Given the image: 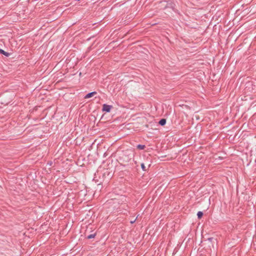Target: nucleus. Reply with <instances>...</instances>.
<instances>
[{"label": "nucleus", "instance_id": "obj_11", "mask_svg": "<svg viewBox=\"0 0 256 256\" xmlns=\"http://www.w3.org/2000/svg\"><path fill=\"white\" fill-rule=\"evenodd\" d=\"M136 218H132L130 221L129 222L130 223V224H133L135 222L136 220Z\"/></svg>", "mask_w": 256, "mask_h": 256}, {"label": "nucleus", "instance_id": "obj_12", "mask_svg": "<svg viewBox=\"0 0 256 256\" xmlns=\"http://www.w3.org/2000/svg\"><path fill=\"white\" fill-rule=\"evenodd\" d=\"M212 239H213L212 238H208V240H210V241H211Z\"/></svg>", "mask_w": 256, "mask_h": 256}, {"label": "nucleus", "instance_id": "obj_9", "mask_svg": "<svg viewBox=\"0 0 256 256\" xmlns=\"http://www.w3.org/2000/svg\"><path fill=\"white\" fill-rule=\"evenodd\" d=\"M136 147L138 148L140 150H143L145 146L139 144L136 146Z\"/></svg>", "mask_w": 256, "mask_h": 256}, {"label": "nucleus", "instance_id": "obj_13", "mask_svg": "<svg viewBox=\"0 0 256 256\" xmlns=\"http://www.w3.org/2000/svg\"><path fill=\"white\" fill-rule=\"evenodd\" d=\"M133 16H134V15L132 16H129V18H132Z\"/></svg>", "mask_w": 256, "mask_h": 256}, {"label": "nucleus", "instance_id": "obj_8", "mask_svg": "<svg viewBox=\"0 0 256 256\" xmlns=\"http://www.w3.org/2000/svg\"><path fill=\"white\" fill-rule=\"evenodd\" d=\"M203 214H204L202 212H201V211L198 212L197 213L198 218H200L202 216Z\"/></svg>", "mask_w": 256, "mask_h": 256}, {"label": "nucleus", "instance_id": "obj_15", "mask_svg": "<svg viewBox=\"0 0 256 256\" xmlns=\"http://www.w3.org/2000/svg\"><path fill=\"white\" fill-rule=\"evenodd\" d=\"M247 84H250V82H248V83H247Z\"/></svg>", "mask_w": 256, "mask_h": 256}, {"label": "nucleus", "instance_id": "obj_1", "mask_svg": "<svg viewBox=\"0 0 256 256\" xmlns=\"http://www.w3.org/2000/svg\"><path fill=\"white\" fill-rule=\"evenodd\" d=\"M118 162L121 166H126L128 164V156L122 152L120 154Z\"/></svg>", "mask_w": 256, "mask_h": 256}, {"label": "nucleus", "instance_id": "obj_2", "mask_svg": "<svg viewBox=\"0 0 256 256\" xmlns=\"http://www.w3.org/2000/svg\"><path fill=\"white\" fill-rule=\"evenodd\" d=\"M112 106L111 105H108V104H104L103 106H102V111L103 112H109L112 108Z\"/></svg>", "mask_w": 256, "mask_h": 256}, {"label": "nucleus", "instance_id": "obj_6", "mask_svg": "<svg viewBox=\"0 0 256 256\" xmlns=\"http://www.w3.org/2000/svg\"><path fill=\"white\" fill-rule=\"evenodd\" d=\"M168 4L169 5L168 6V7L172 8L174 11H175V10H174L175 4L174 3L170 2V3H168Z\"/></svg>", "mask_w": 256, "mask_h": 256}, {"label": "nucleus", "instance_id": "obj_4", "mask_svg": "<svg viewBox=\"0 0 256 256\" xmlns=\"http://www.w3.org/2000/svg\"><path fill=\"white\" fill-rule=\"evenodd\" d=\"M0 54H4V56H5L6 57H8L10 56V53L8 52H5L4 50H3L1 48H0Z\"/></svg>", "mask_w": 256, "mask_h": 256}, {"label": "nucleus", "instance_id": "obj_14", "mask_svg": "<svg viewBox=\"0 0 256 256\" xmlns=\"http://www.w3.org/2000/svg\"><path fill=\"white\" fill-rule=\"evenodd\" d=\"M128 108H130V109H132V108H130V106H128Z\"/></svg>", "mask_w": 256, "mask_h": 256}, {"label": "nucleus", "instance_id": "obj_5", "mask_svg": "<svg viewBox=\"0 0 256 256\" xmlns=\"http://www.w3.org/2000/svg\"><path fill=\"white\" fill-rule=\"evenodd\" d=\"M166 120L165 118H162L158 122L160 125L164 126L166 124Z\"/></svg>", "mask_w": 256, "mask_h": 256}, {"label": "nucleus", "instance_id": "obj_10", "mask_svg": "<svg viewBox=\"0 0 256 256\" xmlns=\"http://www.w3.org/2000/svg\"><path fill=\"white\" fill-rule=\"evenodd\" d=\"M140 166H141V168H142V170L144 171H146V166H144V163H142V164H141Z\"/></svg>", "mask_w": 256, "mask_h": 256}, {"label": "nucleus", "instance_id": "obj_3", "mask_svg": "<svg viewBox=\"0 0 256 256\" xmlns=\"http://www.w3.org/2000/svg\"><path fill=\"white\" fill-rule=\"evenodd\" d=\"M96 94V92H92L88 93L84 96V98H85V99L89 98H92V96H94Z\"/></svg>", "mask_w": 256, "mask_h": 256}, {"label": "nucleus", "instance_id": "obj_7", "mask_svg": "<svg viewBox=\"0 0 256 256\" xmlns=\"http://www.w3.org/2000/svg\"><path fill=\"white\" fill-rule=\"evenodd\" d=\"M95 236H96V233H94V234H92L87 236L86 238L88 239H90V238H94L95 237Z\"/></svg>", "mask_w": 256, "mask_h": 256}]
</instances>
